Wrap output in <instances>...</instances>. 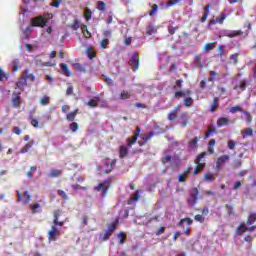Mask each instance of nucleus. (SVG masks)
<instances>
[{"label": "nucleus", "instance_id": "35", "mask_svg": "<svg viewBox=\"0 0 256 256\" xmlns=\"http://www.w3.org/2000/svg\"><path fill=\"white\" fill-rule=\"evenodd\" d=\"M117 223H119V220H116L115 222L108 225L106 231H108V233H113L115 229H117Z\"/></svg>", "mask_w": 256, "mask_h": 256}, {"label": "nucleus", "instance_id": "3", "mask_svg": "<svg viewBox=\"0 0 256 256\" xmlns=\"http://www.w3.org/2000/svg\"><path fill=\"white\" fill-rule=\"evenodd\" d=\"M201 193V190L199 188L194 187L190 190V197L188 198V204L191 205V207H195L197 205V201H199V195Z\"/></svg>", "mask_w": 256, "mask_h": 256}, {"label": "nucleus", "instance_id": "52", "mask_svg": "<svg viewBox=\"0 0 256 256\" xmlns=\"http://www.w3.org/2000/svg\"><path fill=\"white\" fill-rule=\"evenodd\" d=\"M117 163V160H112L110 162V168L108 170H104L105 175H109L111 171H113V167H115V164Z\"/></svg>", "mask_w": 256, "mask_h": 256}, {"label": "nucleus", "instance_id": "62", "mask_svg": "<svg viewBox=\"0 0 256 256\" xmlns=\"http://www.w3.org/2000/svg\"><path fill=\"white\" fill-rule=\"evenodd\" d=\"M62 0H52L51 6L56 7V9H59L61 7Z\"/></svg>", "mask_w": 256, "mask_h": 256}, {"label": "nucleus", "instance_id": "28", "mask_svg": "<svg viewBox=\"0 0 256 256\" xmlns=\"http://www.w3.org/2000/svg\"><path fill=\"white\" fill-rule=\"evenodd\" d=\"M99 103V97L98 96H94V98L90 99L86 105H88V107H97Z\"/></svg>", "mask_w": 256, "mask_h": 256}, {"label": "nucleus", "instance_id": "42", "mask_svg": "<svg viewBox=\"0 0 256 256\" xmlns=\"http://www.w3.org/2000/svg\"><path fill=\"white\" fill-rule=\"evenodd\" d=\"M96 55H97V52H95V50L93 48L89 47L87 49V56L89 59H94V57H96Z\"/></svg>", "mask_w": 256, "mask_h": 256}, {"label": "nucleus", "instance_id": "59", "mask_svg": "<svg viewBox=\"0 0 256 256\" xmlns=\"http://www.w3.org/2000/svg\"><path fill=\"white\" fill-rule=\"evenodd\" d=\"M75 117H77V116H75V113H73V112H70V113H68V114L66 115L67 121H70V122L75 121Z\"/></svg>", "mask_w": 256, "mask_h": 256}, {"label": "nucleus", "instance_id": "14", "mask_svg": "<svg viewBox=\"0 0 256 256\" xmlns=\"http://www.w3.org/2000/svg\"><path fill=\"white\" fill-rule=\"evenodd\" d=\"M180 110L181 104H178L177 107H175L174 110L168 114V120L175 121V119H177V113H179Z\"/></svg>", "mask_w": 256, "mask_h": 256}, {"label": "nucleus", "instance_id": "10", "mask_svg": "<svg viewBox=\"0 0 256 256\" xmlns=\"http://www.w3.org/2000/svg\"><path fill=\"white\" fill-rule=\"evenodd\" d=\"M45 25H47V22L43 16H38L31 19V27H45Z\"/></svg>", "mask_w": 256, "mask_h": 256}, {"label": "nucleus", "instance_id": "13", "mask_svg": "<svg viewBox=\"0 0 256 256\" xmlns=\"http://www.w3.org/2000/svg\"><path fill=\"white\" fill-rule=\"evenodd\" d=\"M199 139H201V137L196 136L188 142V149L190 151H195V149L199 147Z\"/></svg>", "mask_w": 256, "mask_h": 256}, {"label": "nucleus", "instance_id": "24", "mask_svg": "<svg viewBox=\"0 0 256 256\" xmlns=\"http://www.w3.org/2000/svg\"><path fill=\"white\" fill-rule=\"evenodd\" d=\"M229 122H230L229 118H227V117H220V118L217 119V126L219 128L225 127L226 125H229Z\"/></svg>", "mask_w": 256, "mask_h": 256}, {"label": "nucleus", "instance_id": "31", "mask_svg": "<svg viewBox=\"0 0 256 256\" xmlns=\"http://www.w3.org/2000/svg\"><path fill=\"white\" fill-rule=\"evenodd\" d=\"M240 89V91H245L247 89V80H241L239 86H234V90Z\"/></svg>", "mask_w": 256, "mask_h": 256}, {"label": "nucleus", "instance_id": "38", "mask_svg": "<svg viewBox=\"0 0 256 256\" xmlns=\"http://www.w3.org/2000/svg\"><path fill=\"white\" fill-rule=\"evenodd\" d=\"M74 67L76 69V71H79L80 73H87V68H85V66L79 64V63H76L74 64Z\"/></svg>", "mask_w": 256, "mask_h": 256}, {"label": "nucleus", "instance_id": "12", "mask_svg": "<svg viewBox=\"0 0 256 256\" xmlns=\"http://www.w3.org/2000/svg\"><path fill=\"white\" fill-rule=\"evenodd\" d=\"M27 70L24 72V74L19 78V80L16 83V87L18 89H24L27 86Z\"/></svg>", "mask_w": 256, "mask_h": 256}, {"label": "nucleus", "instance_id": "4", "mask_svg": "<svg viewBox=\"0 0 256 256\" xmlns=\"http://www.w3.org/2000/svg\"><path fill=\"white\" fill-rule=\"evenodd\" d=\"M132 71H139V67L141 65V59L139 58V53L133 52L131 59L128 62Z\"/></svg>", "mask_w": 256, "mask_h": 256}, {"label": "nucleus", "instance_id": "27", "mask_svg": "<svg viewBox=\"0 0 256 256\" xmlns=\"http://www.w3.org/2000/svg\"><path fill=\"white\" fill-rule=\"evenodd\" d=\"M35 145V140H30L22 149L20 150V153H28L29 149Z\"/></svg>", "mask_w": 256, "mask_h": 256}, {"label": "nucleus", "instance_id": "54", "mask_svg": "<svg viewBox=\"0 0 256 256\" xmlns=\"http://www.w3.org/2000/svg\"><path fill=\"white\" fill-rule=\"evenodd\" d=\"M41 207V204L35 203V204H30V209L33 214L37 213V209Z\"/></svg>", "mask_w": 256, "mask_h": 256}, {"label": "nucleus", "instance_id": "8", "mask_svg": "<svg viewBox=\"0 0 256 256\" xmlns=\"http://www.w3.org/2000/svg\"><path fill=\"white\" fill-rule=\"evenodd\" d=\"M192 167H186L182 173L178 175V183H186L187 179H189V175H191Z\"/></svg>", "mask_w": 256, "mask_h": 256}, {"label": "nucleus", "instance_id": "37", "mask_svg": "<svg viewBox=\"0 0 256 256\" xmlns=\"http://www.w3.org/2000/svg\"><path fill=\"white\" fill-rule=\"evenodd\" d=\"M91 17H93V12L91 11V9L86 8L84 10V19H86V21H89Z\"/></svg>", "mask_w": 256, "mask_h": 256}, {"label": "nucleus", "instance_id": "57", "mask_svg": "<svg viewBox=\"0 0 256 256\" xmlns=\"http://www.w3.org/2000/svg\"><path fill=\"white\" fill-rule=\"evenodd\" d=\"M30 123L32 126H34L36 129L39 127V121L35 118H33V116L29 117Z\"/></svg>", "mask_w": 256, "mask_h": 256}, {"label": "nucleus", "instance_id": "56", "mask_svg": "<svg viewBox=\"0 0 256 256\" xmlns=\"http://www.w3.org/2000/svg\"><path fill=\"white\" fill-rule=\"evenodd\" d=\"M107 45H109V39L104 38L100 42L101 49H107Z\"/></svg>", "mask_w": 256, "mask_h": 256}, {"label": "nucleus", "instance_id": "2", "mask_svg": "<svg viewBox=\"0 0 256 256\" xmlns=\"http://www.w3.org/2000/svg\"><path fill=\"white\" fill-rule=\"evenodd\" d=\"M206 156L207 152H202L196 157L194 160L196 167L194 168L193 175H197V173H201V171H203L205 163H201V159H205Z\"/></svg>", "mask_w": 256, "mask_h": 256}, {"label": "nucleus", "instance_id": "9", "mask_svg": "<svg viewBox=\"0 0 256 256\" xmlns=\"http://www.w3.org/2000/svg\"><path fill=\"white\" fill-rule=\"evenodd\" d=\"M57 237H61V232L55 226H51L48 232V241H57Z\"/></svg>", "mask_w": 256, "mask_h": 256}, {"label": "nucleus", "instance_id": "53", "mask_svg": "<svg viewBox=\"0 0 256 256\" xmlns=\"http://www.w3.org/2000/svg\"><path fill=\"white\" fill-rule=\"evenodd\" d=\"M157 11H159V5L154 4L152 6V9L149 12L150 17H153V15H155V13H157Z\"/></svg>", "mask_w": 256, "mask_h": 256}, {"label": "nucleus", "instance_id": "55", "mask_svg": "<svg viewBox=\"0 0 256 256\" xmlns=\"http://www.w3.org/2000/svg\"><path fill=\"white\" fill-rule=\"evenodd\" d=\"M230 60L233 61L234 65H237L239 63V54H232Z\"/></svg>", "mask_w": 256, "mask_h": 256}, {"label": "nucleus", "instance_id": "17", "mask_svg": "<svg viewBox=\"0 0 256 256\" xmlns=\"http://www.w3.org/2000/svg\"><path fill=\"white\" fill-rule=\"evenodd\" d=\"M132 95H133V93H131L130 91L122 90L121 93L119 94L118 99L120 101H126L127 99H131Z\"/></svg>", "mask_w": 256, "mask_h": 256}, {"label": "nucleus", "instance_id": "23", "mask_svg": "<svg viewBox=\"0 0 256 256\" xmlns=\"http://www.w3.org/2000/svg\"><path fill=\"white\" fill-rule=\"evenodd\" d=\"M60 68L62 69L63 75H66V77H71L73 75L71 70H69V66L67 64L61 63Z\"/></svg>", "mask_w": 256, "mask_h": 256}, {"label": "nucleus", "instance_id": "33", "mask_svg": "<svg viewBox=\"0 0 256 256\" xmlns=\"http://www.w3.org/2000/svg\"><path fill=\"white\" fill-rule=\"evenodd\" d=\"M255 221H256V213H250L246 220V224L253 225V223H255Z\"/></svg>", "mask_w": 256, "mask_h": 256}, {"label": "nucleus", "instance_id": "47", "mask_svg": "<svg viewBox=\"0 0 256 256\" xmlns=\"http://www.w3.org/2000/svg\"><path fill=\"white\" fill-rule=\"evenodd\" d=\"M157 33V28L153 27V25H150L147 27L146 34L147 35H153Z\"/></svg>", "mask_w": 256, "mask_h": 256}, {"label": "nucleus", "instance_id": "5", "mask_svg": "<svg viewBox=\"0 0 256 256\" xmlns=\"http://www.w3.org/2000/svg\"><path fill=\"white\" fill-rule=\"evenodd\" d=\"M17 197H18V201L23 203V205L29 204V202L33 199V196L29 194V191H25L23 195L21 194L20 191H17Z\"/></svg>", "mask_w": 256, "mask_h": 256}, {"label": "nucleus", "instance_id": "6", "mask_svg": "<svg viewBox=\"0 0 256 256\" xmlns=\"http://www.w3.org/2000/svg\"><path fill=\"white\" fill-rule=\"evenodd\" d=\"M141 135V127H137L134 131V135L132 138H127V147H133L137 143V139H139V136Z\"/></svg>", "mask_w": 256, "mask_h": 256}, {"label": "nucleus", "instance_id": "46", "mask_svg": "<svg viewBox=\"0 0 256 256\" xmlns=\"http://www.w3.org/2000/svg\"><path fill=\"white\" fill-rule=\"evenodd\" d=\"M106 8H107V4H105V2H103V1L97 2L98 11H105Z\"/></svg>", "mask_w": 256, "mask_h": 256}, {"label": "nucleus", "instance_id": "40", "mask_svg": "<svg viewBox=\"0 0 256 256\" xmlns=\"http://www.w3.org/2000/svg\"><path fill=\"white\" fill-rule=\"evenodd\" d=\"M242 113L245 115V119L248 121V125H251V123H253V116H251V113L245 110H243Z\"/></svg>", "mask_w": 256, "mask_h": 256}, {"label": "nucleus", "instance_id": "11", "mask_svg": "<svg viewBox=\"0 0 256 256\" xmlns=\"http://www.w3.org/2000/svg\"><path fill=\"white\" fill-rule=\"evenodd\" d=\"M225 19H227V14L222 12L216 19L210 20L209 25H217V23H219V25H223V23H225Z\"/></svg>", "mask_w": 256, "mask_h": 256}, {"label": "nucleus", "instance_id": "48", "mask_svg": "<svg viewBox=\"0 0 256 256\" xmlns=\"http://www.w3.org/2000/svg\"><path fill=\"white\" fill-rule=\"evenodd\" d=\"M35 171H37V166H32L30 170L26 173V176L28 177V179H31V177H33V175L35 174Z\"/></svg>", "mask_w": 256, "mask_h": 256}, {"label": "nucleus", "instance_id": "29", "mask_svg": "<svg viewBox=\"0 0 256 256\" xmlns=\"http://www.w3.org/2000/svg\"><path fill=\"white\" fill-rule=\"evenodd\" d=\"M248 229L249 228L246 227L245 222H243L237 227V234L243 235V233H247Z\"/></svg>", "mask_w": 256, "mask_h": 256}, {"label": "nucleus", "instance_id": "36", "mask_svg": "<svg viewBox=\"0 0 256 256\" xmlns=\"http://www.w3.org/2000/svg\"><path fill=\"white\" fill-rule=\"evenodd\" d=\"M194 63L196 67H199L200 69L203 67V61L201 59V55H196L194 58Z\"/></svg>", "mask_w": 256, "mask_h": 256}, {"label": "nucleus", "instance_id": "34", "mask_svg": "<svg viewBox=\"0 0 256 256\" xmlns=\"http://www.w3.org/2000/svg\"><path fill=\"white\" fill-rule=\"evenodd\" d=\"M61 173H62L61 170L53 169L50 171L49 175L52 179H55L57 177H61Z\"/></svg>", "mask_w": 256, "mask_h": 256}, {"label": "nucleus", "instance_id": "22", "mask_svg": "<svg viewBox=\"0 0 256 256\" xmlns=\"http://www.w3.org/2000/svg\"><path fill=\"white\" fill-rule=\"evenodd\" d=\"M226 161H229V155L220 156L216 161V167L219 169V167L225 165Z\"/></svg>", "mask_w": 256, "mask_h": 256}, {"label": "nucleus", "instance_id": "7", "mask_svg": "<svg viewBox=\"0 0 256 256\" xmlns=\"http://www.w3.org/2000/svg\"><path fill=\"white\" fill-rule=\"evenodd\" d=\"M12 95L14 96L11 100V105L14 109L21 108V92H13Z\"/></svg>", "mask_w": 256, "mask_h": 256}, {"label": "nucleus", "instance_id": "30", "mask_svg": "<svg viewBox=\"0 0 256 256\" xmlns=\"http://www.w3.org/2000/svg\"><path fill=\"white\" fill-rule=\"evenodd\" d=\"M141 199V196H139V190L136 191V193L128 199V205H133L134 201H139Z\"/></svg>", "mask_w": 256, "mask_h": 256}, {"label": "nucleus", "instance_id": "51", "mask_svg": "<svg viewBox=\"0 0 256 256\" xmlns=\"http://www.w3.org/2000/svg\"><path fill=\"white\" fill-rule=\"evenodd\" d=\"M70 29H73V31H77L80 27L79 20L75 19L73 24L69 25Z\"/></svg>", "mask_w": 256, "mask_h": 256}, {"label": "nucleus", "instance_id": "25", "mask_svg": "<svg viewBox=\"0 0 256 256\" xmlns=\"http://www.w3.org/2000/svg\"><path fill=\"white\" fill-rule=\"evenodd\" d=\"M219 109V97H215L212 100V105L210 106V113H215Z\"/></svg>", "mask_w": 256, "mask_h": 256}, {"label": "nucleus", "instance_id": "20", "mask_svg": "<svg viewBox=\"0 0 256 256\" xmlns=\"http://www.w3.org/2000/svg\"><path fill=\"white\" fill-rule=\"evenodd\" d=\"M225 37H229L230 39H233V37H240V35H243V31L241 30H232L229 32H226Z\"/></svg>", "mask_w": 256, "mask_h": 256}, {"label": "nucleus", "instance_id": "26", "mask_svg": "<svg viewBox=\"0 0 256 256\" xmlns=\"http://www.w3.org/2000/svg\"><path fill=\"white\" fill-rule=\"evenodd\" d=\"M209 9H211V4H207L204 7V13H203V16L201 18V23H205V21H207V18L209 17Z\"/></svg>", "mask_w": 256, "mask_h": 256}, {"label": "nucleus", "instance_id": "49", "mask_svg": "<svg viewBox=\"0 0 256 256\" xmlns=\"http://www.w3.org/2000/svg\"><path fill=\"white\" fill-rule=\"evenodd\" d=\"M191 105H193V98L189 96L184 98V107H191Z\"/></svg>", "mask_w": 256, "mask_h": 256}, {"label": "nucleus", "instance_id": "19", "mask_svg": "<svg viewBox=\"0 0 256 256\" xmlns=\"http://www.w3.org/2000/svg\"><path fill=\"white\" fill-rule=\"evenodd\" d=\"M211 135H217V128H215V125L213 124L208 127V130L205 133L204 139H209Z\"/></svg>", "mask_w": 256, "mask_h": 256}, {"label": "nucleus", "instance_id": "64", "mask_svg": "<svg viewBox=\"0 0 256 256\" xmlns=\"http://www.w3.org/2000/svg\"><path fill=\"white\" fill-rule=\"evenodd\" d=\"M237 146V142L236 141H233V140H230L228 141V149H235V147Z\"/></svg>", "mask_w": 256, "mask_h": 256}, {"label": "nucleus", "instance_id": "18", "mask_svg": "<svg viewBox=\"0 0 256 256\" xmlns=\"http://www.w3.org/2000/svg\"><path fill=\"white\" fill-rule=\"evenodd\" d=\"M129 155V148L127 146L121 145L119 147V157L120 159H125Z\"/></svg>", "mask_w": 256, "mask_h": 256}, {"label": "nucleus", "instance_id": "60", "mask_svg": "<svg viewBox=\"0 0 256 256\" xmlns=\"http://www.w3.org/2000/svg\"><path fill=\"white\" fill-rule=\"evenodd\" d=\"M13 71H19V59H15L12 62Z\"/></svg>", "mask_w": 256, "mask_h": 256}, {"label": "nucleus", "instance_id": "21", "mask_svg": "<svg viewBox=\"0 0 256 256\" xmlns=\"http://www.w3.org/2000/svg\"><path fill=\"white\" fill-rule=\"evenodd\" d=\"M34 63L36 65V67H53L54 64H52L51 62H43L41 61V59L39 58H35Z\"/></svg>", "mask_w": 256, "mask_h": 256}, {"label": "nucleus", "instance_id": "63", "mask_svg": "<svg viewBox=\"0 0 256 256\" xmlns=\"http://www.w3.org/2000/svg\"><path fill=\"white\" fill-rule=\"evenodd\" d=\"M54 219L53 221H59V217H61V210H55L53 212Z\"/></svg>", "mask_w": 256, "mask_h": 256}, {"label": "nucleus", "instance_id": "32", "mask_svg": "<svg viewBox=\"0 0 256 256\" xmlns=\"http://www.w3.org/2000/svg\"><path fill=\"white\" fill-rule=\"evenodd\" d=\"M81 30H82V33H83L84 37H86V39H89L91 37V32H89V29L87 28V25L82 24L81 25Z\"/></svg>", "mask_w": 256, "mask_h": 256}, {"label": "nucleus", "instance_id": "58", "mask_svg": "<svg viewBox=\"0 0 256 256\" xmlns=\"http://www.w3.org/2000/svg\"><path fill=\"white\" fill-rule=\"evenodd\" d=\"M118 237L120 238V245H123V243H125V239H127V234H125V232H120Z\"/></svg>", "mask_w": 256, "mask_h": 256}, {"label": "nucleus", "instance_id": "45", "mask_svg": "<svg viewBox=\"0 0 256 256\" xmlns=\"http://www.w3.org/2000/svg\"><path fill=\"white\" fill-rule=\"evenodd\" d=\"M31 29H32V27L28 26L23 31V35H24L25 39H30L31 38Z\"/></svg>", "mask_w": 256, "mask_h": 256}, {"label": "nucleus", "instance_id": "44", "mask_svg": "<svg viewBox=\"0 0 256 256\" xmlns=\"http://www.w3.org/2000/svg\"><path fill=\"white\" fill-rule=\"evenodd\" d=\"M230 113H243V108L239 105L230 108Z\"/></svg>", "mask_w": 256, "mask_h": 256}, {"label": "nucleus", "instance_id": "1", "mask_svg": "<svg viewBox=\"0 0 256 256\" xmlns=\"http://www.w3.org/2000/svg\"><path fill=\"white\" fill-rule=\"evenodd\" d=\"M191 225H193V219H191L189 217L182 218L177 223V226L182 227V229L184 230V235H186L187 237H189V235L191 233Z\"/></svg>", "mask_w": 256, "mask_h": 256}, {"label": "nucleus", "instance_id": "16", "mask_svg": "<svg viewBox=\"0 0 256 256\" xmlns=\"http://www.w3.org/2000/svg\"><path fill=\"white\" fill-rule=\"evenodd\" d=\"M94 191H102V195H103V197H105V195H107V193H109V185L105 186V184L100 183V184H98V186H96L94 188Z\"/></svg>", "mask_w": 256, "mask_h": 256}, {"label": "nucleus", "instance_id": "61", "mask_svg": "<svg viewBox=\"0 0 256 256\" xmlns=\"http://www.w3.org/2000/svg\"><path fill=\"white\" fill-rule=\"evenodd\" d=\"M195 221H198V223H204L205 222V217L203 215L198 214L194 216Z\"/></svg>", "mask_w": 256, "mask_h": 256}, {"label": "nucleus", "instance_id": "43", "mask_svg": "<svg viewBox=\"0 0 256 256\" xmlns=\"http://www.w3.org/2000/svg\"><path fill=\"white\" fill-rule=\"evenodd\" d=\"M69 128L72 131V133H77V131H79V124L77 122H72L69 125Z\"/></svg>", "mask_w": 256, "mask_h": 256}, {"label": "nucleus", "instance_id": "50", "mask_svg": "<svg viewBox=\"0 0 256 256\" xmlns=\"http://www.w3.org/2000/svg\"><path fill=\"white\" fill-rule=\"evenodd\" d=\"M50 97L49 96H43L41 99H40V105H49V101H50Z\"/></svg>", "mask_w": 256, "mask_h": 256}, {"label": "nucleus", "instance_id": "15", "mask_svg": "<svg viewBox=\"0 0 256 256\" xmlns=\"http://www.w3.org/2000/svg\"><path fill=\"white\" fill-rule=\"evenodd\" d=\"M191 90L190 89H187V90H184V91H176L175 94H174V97L175 99H181V97H189L191 95Z\"/></svg>", "mask_w": 256, "mask_h": 256}, {"label": "nucleus", "instance_id": "39", "mask_svg": "<svg viewBox=\"0 0 256 256\" xmlns=\"http://www.w3.org/2000/svg\"><path fill=\"white\" fill-rule=\"evenodd\" d=\"M243 137H253V129L252 128H246L242 131Z\"/></svg>", "mask_w": 256, "mask_h": 256}, {"label": "nucleus", "instance_id": "41", "mask_svg": "<svg viewBox=\"0 0 256 256\" xmlns=\"http://www.w3.org/2000/svg\"><path fill=\"white\" fill-rule=\"evenodd\" d=\"M215 45H217V42L205 44L204 51H213V49H215Z\"/></svg>", "mask_w": 256, "mask_h": 256}]
</instances>
